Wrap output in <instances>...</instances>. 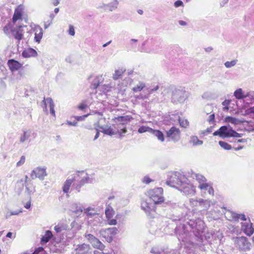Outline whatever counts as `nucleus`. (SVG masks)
<instances>
[{"mask_svg":"<svg viewBox=\"0 0 254 254\" xmlns=\"http://www.w3.org/2000/svg\"><path fill=\"white\" fill-rule=\"evenodd\" d=\"M14 24L11 22L7 23L3 28V32L7 35L11 34L15 39L20 41L23 37V31L22 28L24 26L19 25L15 28Z\"/></svg>","mask_w":254,"mask_h":254,"instance_id":"2","label":"nucleus"},{"mask_svg":"<svg viewBox=\"0 0 254 254\" xmlns=\"http://www.w3.org/2000/svg\"><path fill=\"white\" fill-rule=\"evenodd\" d=\"M198 201H199V199H194L191 198V199H190V203L192 206H199Z\"/></svg>","mask_w":254,"mask_h":254,"instance_id":"44","label":"nucleus"},{"mask_svg":"<svg viewBox=\"0 0 254 254\" xmlns=\"http://www.w3.org/2000/svg\"><path fill=\"white\" fill-rule=\"evenodd\" d=\"M47 102L49 104L50 112L51 114L54 117H55V111L54 110V104L53 101L51 98H48L46 99L45 98H44V99L42 101V104H43V108L44 110L46 112H47Z\"/></svg>","mask_w":254,"mask_h":254,"instance_id":"16","label":"nucleus"},{"mask_svg":"<svg viewBox=\"0 0 254 254\" xmlns=\"http://www.w3.org/2000/svg\"><path fill=\"white\" fill-rule=\"evenodd\" d=\"M90 249L89 245L84 243L77 245L74 250V254H86L89 251Z\"/></svg>","mask_w":254,"mask_h":254,"instance_id":"17","label":"nucleus"},{"mask_svg":"<svg viewBox=\"0 0 254 254\" xmlns=\"http://www.w3.org/2000/svg\"><path fill=\"white\" fill-rule=\"evenodd\" d=\"M186 91L182 88L175 89L172 93L171 101L174 104L183 103L187 98Z\"/></svg>","mask_w":254,"mask_h":254,"instance_id":"5","label":"nucleus"},{"mask_svg":"<svg viewBox=\"0 0 254 254\" xmlns=\"http://www.w3.org/2000/svg\"><path fill=\"white\" fill-rule=\"evenodd\" d=\"M119 2L117 0H114L112 1V10L116 9L118 7Z\"/></svg>","mask_w":254,"mask_h":254,"instance_id":"50","label":"nucleus"},{"mask_svg":"<svg viewBox=\"0 0 254 254\" xmlns=\"http://www.w3.org/2000/svg\"><path fill=\"white\" fill-rule=\"evenodd\" d=\"M145 87V84L143 82L139 81L135 86L133 87L132 90L134 92H137L141 91Z\"/></svg>","mask_w":254,"mask_h":254,"instance_id":"32","label":"nucleus"},{"mask_svg":"<svg viewBox=\"0 0 254 254\" xmlns=\"http://www.w3.org/2000/svg\"><path fill=\"white\" fill-rule=\"evenodd\" d=\"M92 131L94 132V133H95V135L94 139V140H95L99 137V131L97 129H93Z\"/></svg>","mask_w":254,"mask_h":254,"instance_id":"55","label":"nucleus"},{"mask_svg":"<svg viewBox=\"0 0 254 254\" xmlns=\"http://www.w3.org/2000/svg\"><path fill=\"white\" fill-rule=\"evenodd\" d=\"M82 173L78 172L74 175L71 179H67L64 182L63 187V190L64 193H68L71 185L75 181L78 182V184L74 185V188L77 191H80V188L83 186L88 181V178L86 177H81L80 175Z\"/></svg>","mask_w":254,"mask_h":254,"instance_id":"1","label":"nucleus"},{"mask_svg":"<svg viewBox=\"0 0 254 254\" xmlns=\"http://www.w3.org/2000/svg\"><path fill=\"white\" fill-rule=\"evenodd\" d=\"M238 60L235 59L230 62L227 61L224 63V65L227 68H231L234 66L237 63Z\"/></svg>","mask_w":254,"mask_h":254,"instance_id":"35","label":"nucleus"},{"mask_svg":"<svg viewBox=\"0 0 254 254\" xmlns=\"http://www.w3.org/2000/svg\"><path fill=\"white\" fill-rule=\"evenodd\" d=\"M207 192L210 195H213L214 190H213V188L211 186L209 187L208 190L207 191Z\"/></svg>","mask_w":254,"mask_h":254,"instance_id":"57","label":"nucleus"},{"mask_svg":"<svg viewBox=\"0 0 254 254\" xmlns=\"http://www.w3.org/2000/svg\"><path fill=\"white\" fill-rule=\"evenodd\" d=\"M119 232L118 229L116 227H112V236L116 235Z\"/></svg>","mask_w":254,"mask_h":254,"instance_id":"59","label":"nucleus"},{"mask_svg":"<svg viewBox=\"0 0 254 254\" xmlns=\"http://www.w3.org/2000/svg\"><path fill=\"white\" fill-rule=\"evenodd\" d=\"M211 186L207 183H202L199 185L198 188L201 190L204 191L205 193L208 190V188Z\"/></svg>","mask_w":254,"mask_h":254,"instance_id":"37","label":"nucleus"},{"mask_svg":"<svg viewBox=\"0 0 254 254\" xmlns=\"http://www.w3.org/2000/svg\"><path fill=\"white\" fill-rule=\"evenodd\" d=\"M232 128V127L229 125L228 126H223L214 131L213 134L214 136L218 135L223 138L231 137V130Z\"/></svg>","mask_w":254,"mask_h":254,"instance_id":"9","label":"nucleus"},{"mask_svg":"<svg viewBox=\"0 0 254 254\" xmlns=\"http://www.w3.org/2000/svg\"><path fill=\"white\" fill-rule=\"evenodd\" d=\"M227 217H228V219L230 221H237L239 219L246 221V217L244 214H238L232 211H228L227 213Z\"/></svg>","mask_w":254,"mask_h":254,"instance_id":"14","label":"nucleus"},{"mask_svg":"<svg viewBox=\"0 0 254 254\" xmlns=\"http://www.w3.org/2000/svg\"><path fill=\"white\" fill-rule=\"evenodd\" d=\"M29 137V135L27 133V132L26 131H24L23 135L20 137V142H24L26 139L28 138Z\"/></svg>","mask_w":254,"mask_h":254,"instance_id":"40","label":"nucleus"},{"mask_svg":"<svg viewBox=\"0 0 254 254\" xmlns=\"http://www.w3.org/2000/svg\"><path fill=\"white\" fill-rule=\"evenodd\" d=\"M234 96L238 100L243 99L246 98L245 95H244L243 91L241 88H239L235 90L234 93Z\"/></svg>","mask_w":254,"mask_h":254,"instance_id":"28","label":"nucleus"},{"mask_svg":"<svg viewBox=\"0 0 254 254\" xmlns=\"http://www.w3.org/2000/svg\"><path fill=\"white\" fill-rule=\"evenodd\" d=\"M153 181V180L150 179L148 176H145L142 179V182L146 184H149L150 183Z\"/></svg>","mask_w":254,"mask_h":254,"instance_id":"41","label":"nucleus"},{"mask_svg":"<svg viewBox=\"0 0 254 254\" xmlns=\"http://www.w3.org/2000/svg\"><path fill=\"white\" fill-rule=\"evenodd\" d=\"M103 132L105 134L111 135V128H108L107 129H104L103 130Z\"/></svg>","mask_w":254,"mask_h":254,"instance_id":"52","label":"nucleus"},{"mask_svg":"<svg viewBox=\"0 0 254 254\" xmlns=\"http://www.w3.org/2000/svg\"><path fill=\"white\" fill-rule=\"evenodd\" d=\"M190 142L195 146L201 145L203 144V141L199 140L196 136H191Z\"/></svg>","mask_w":254,"mask_h":254,"instance_id":"31","label":"nucleus"},{"mask_svg":"<svg viewBox=\"0 0 254 254\" xmlns=\"http://www.w3.org/2000/svg\"><path fill=\"white\" fill-rule=\"evenodd\" d=\"M53 236V234L50 231H47L45 235L41 238L42 243H46L49 241Z\"/></svg>","mask_w":254,"mask_h":254,"instance_id":"26","label":"nucleus"},{"mask_svg":"<svg viewBox=\"0 0 254 254\" xmlns=\"http://www.w3.org/2000/svg\"><path fill=\"white\" fill-rule=\"evenodd\" d=\"M126 68L123 67L115 70V73L113 74L112 78L115 80L121 78L123 74L126 71Z\"/></svg>","mask_w":254,"mask_h":254,"instance_id":"24","label":"nucleus"},{"mask_svg":"<svg viewBox=\"0 0 254 254\" xmlns=\"http://www.w3.org/2000/svg\"><path fill=\"white\" fill-rule=\"evenodd\" d=\"M211 132V128H207V129L203 131V134L204 135H207L208 133H209Z\"/></svg>","mask_w":254,"mask_h":254,"instance_id":"62","label":"nucleus"},{"mask_svg":"<svg viewBox=\"0 0 254 254\" xmlns=\"http://www.w3.org/2000/svg\"><path fill=\"white\" fill-rule=\"evenodd\" d=\"M218 143L222 148L225 150H229L232 148L231 145L226 142L223 141H219Z\"/></svg>","mask_w":254,"mask_h":254,"instance_id":"33","label":"nucleus"},{"mask_svg":"<svg viewBox=\"0 0 254 254\" xmlns=\"http://www.w3.org/2000/svg\"><path fill=\"white\" fill-rule=\"evenodd\" d=\"M46 176V169L40 167L35 168L31 174V177L32 179L39 178L42 179Z\"/></svg>","mask_w":254,"mask_h":254,"instance_id":"15","label":"nucleus"},{"mask_svg":"<svg viewBox=\"0 0 254 254\" xmlns=\"http://www.w3.org/2000/svg\"><path fill=\"white\" fill-rule=\"evenodd\" d=\"M34 31L35 40L37 42L39 43L43 36V30L40 27L37 26L35 27Z\"/></svg>","mask_w":254,"mask_h":254,"instance_id":"22","label":"nucleus"},{"mask_svg":"<svg viewBox=\"0 0 254 254\" xmlns=\"http://www.w3.org/2000/svg\"><path fill=\"white\" fill-rule=\"evenodd\" d=\"M167 136L171 138L174 141H177L180 137V131L179 129L175 127H171L168 131L166 132Z\"/></svg>","mask_w":254,"mask_h":254,"instance_id":"12","label":"nucleus"},{"mask_svg":"<svg viewBox=\"0 0 254 254\" xmlns=\"http://www.w3.org/2000/svg\"><path fill=\"white\" fill-rule=\"evenodd\" d=\"M246 112L247 114H254V106L250 107V108L248 109Z\"/></svg>","mask_w":254,"mask_h":254,"instance_id":"53","label":"nucleus"},{"mask_svg":"<svg viewBox=\"0 0 254 254\" xmlns=\"http://www.w3.org/2000/svg\"><path fill=\"white\" fill-rule=\"evenodd\" d=\"M85 237L94 248L97 249L101 251L104 250L105 248L104 245L93 235L90 234L85 235Z\"/></svg>","mask_w":254,"mask_h":254,"instance_id":"10","label":"nucleus"},{"mask_svg":"<svg viewBox=\"0 0 254 254\" xmlns=\"http://www.w3.org/2000/svg\"><path fill=\"white\" fill-rule=\"evenodd\" d=\"M199 206H201L204 209H207L210 206V201L207 199L199 198Z\"/></svg>","mask_w":254,"mask_h":254,"instance_id":"27","label":"nucleus"},{"mask_svg":"<svg viewBox=\"0 0 254 254\" xmlns=\"http://www.w3.org/2000/svg\"><path fill=\"white\" fill-rule=\"evenodd\" d=\"M225 121L226 122L231 123L234 125L243 124L245 122V120H239L231 116H227L225 118Z\"/></svg>","mask_w":254,"mask_h":254,"instance_id":"23","label":"nucleus"},{"mask_svg":"<svg viewBox=\"0 0 254 254\" xmlns=\"http://www.w3.org/2000/svg\"><path fill=\"white\" fill-rule=\"evenodd\" d=\"M214 120H215V115H214V114H212L210 115L209 116L208 119H207L208 122L210 124L213 123L214 122Z\"/></svg>","mask_w":254,"mask_h":254,"instance_id":"49","label":"nucleus"},{"mask_svg":"<svg viewBox=\"0 0 254 254\" xmlns=\"http://www.w3.org/2000/svg\"><path fill=\"white\" fill-rule=\"evenodd\" d=\"M88 115H89V114H87V115H83V116H77V117H75V118L77 120V121H81V120H84Z\"/></svg>","mask_w":254,"mask_h":254,"instance_id":"54","label":"nucleus"},{"mask_svg":"<svg viewBox=\"0 0 254 254\" xmlns=\"http://www.w3.org/2000/svg\"><path fill=\"white\" fill-rule=\"evenodd\" d=\"M187 181H184L181 186H180L178 189L179 190L182 192L185 195L191 196L194 195L195 193V188L191 184L188 182Z\"/></svg>","mask_w":254,"mask_h":254,"instance_id":"6","label":"nucleus"},{"mask_svg":"<svg viewBox=\"0 0 254 254\" xmlns=\"http://www.w3.org/2000/svg\"><path fill=\"white\" fill-rule=\"evenodd\" d=\"M231 137H241L243 135V134L237 132L233 128L231 130Z\"/></svg>","mask_w":254,"mask_h":254,"instance_id":"39","label":"nucleus"},{"mask_svg":"<svg viewBox=\"0 0 254 254\" xmlns=\"http://www.w3.org/2000/svg\"><path fill=\"white\" fill-rule=\"evenodd\" d=\"M105 214L107 218H108V223L111 224V211L109 208H107L105 211Z\"/></svg>","mask_w":254,"mask_h":254,"instance_id":"38","label":"nucleus"},{"mask_svg":"<svg viewBox=\"0 0 254 254\" xmlns=\"http://www.w3.org/2000/svg\"><path fill=\"white\" fill-rule=\"evenodd\" d=\"M24 15H26L24 6L23 4L18 5L14 9L11 23L15 24L17 21L22 20Z\"/></svg>","mask_w":254,"mask_h":254,"instance_id":"8","label":"nucleus"},{"mask_svg":"<svg viewBox=\"0 0 254 254\" xmlns=\"http://www.w3.org/2000/svg\"><path fill=\"white\" fill-rule=\"evenodd\" d=\"M187 181L185 176L178 172H175L172 174L170 178L166 181V184L172 187L178 189L184 181Z\"/></svg>","mask_w":254,"mask_h":254,"instance_id":"3","label":"nucleus"},{"mask_svg":"<svg viewBox=\"0 0 254 254\" xmlns=\"http://www.w3.org/2000/svg\"><path fill=\"white\" fill-rule=\"evenodd\" d=\"M68 34L71 36H74L75 34L74 28L72 25H69L68 31Z\"/></svg>","mask_w":254,"mask_h":254,"instance_id":"47","label":"nucleus"},{"mask_svg":"<svg viewBox=\"0 0 254 254\" xmlns=\"http://www.w3.org/2000/svg\"><path fill=\"white\" fill-rule=\"evenodd\" d=\"M31 207V201L29 200L24 204V207L26 209H29Z\"/></svg>","mask_w":254,"mask_h":254,"instance_id":"60","label":"nucleus"},{"mask_svg":"<svg viewBox=\"0 0 254 254\" xmlns=\"http://www.w3.org/2000/svg\"><path fill=\"white\" fill-rule=\"evenodd\" d=\"M7 65L11 72L17 71L22 67L21 63L14 59L8 60L7 62Z\"/></svg>","mask_w":254,"mask_h":254,"instance_id":"13","label":"nucleus"},{"mask_svg":"<svg viewBox=\"0 0 254 254\" xmlns=\"http://www.w3.org/2000/svg\"><path fill=\"white\" fill-rule=\"evenodd\" d=\"M99 82L97 79H95V81L92 83L91 85V88L95 89L98 88V87L99 86Z\"/></svg>","mask_w":254,"mask_h":254,"instance_id":"45","label":"nucleus"},{"mask_svg":"<svg viewBox=\"0 0 254 254\" xmlns=\"http://www.w3.org/2000/svg\"><path fill=\"white\" fill-rule=\"evenodd\" d=\"M37 52L32 48H28L24 50L22 53V56L25 58L36 57L37 56Z\"/></svg>","mask_w":254,"mask_h":254,"instance_id":"19","label":"nucleus"},{"mask_svg":"<svg viewBox=\"0 0 254 254\" xmlns=\"http://www.w3.org/2000/svg\"><path fill=\"white\" fill-rule=\"evenodd\" d=\"M242 230L248 236L252 235L254 232V229L252 226V223L250 221L249 223H242Z\"/></svg>","mask_w":254,"mask_h":254,"instance_id":"18","label":"nucleus"},{"mask_svg":"<svg viewBox=\"0 0 254 254\" xmlns=\"http://www.w3.org/2000/svg\"><path fill=\"white\" fill-rule=\"evenodd\" d=\"M44 251V248L42 247H39L36 249L32 254H39L40 252H42Z\"/></svg>","mask_w":254,"mask_h":254,"instance_id":"51","label":"nucleus"},{"mask_svg":"<svg viewBox=\"0 0 254 254\" xmlns=\"http://www.w3.org/2000/svg\"><path fill=\"white\" fill-rule=\"evenodd\" d=\"M178 23L181 26H186L187 25V23L186 21L182 20H179Z\"/></svg>","mask_w":254,"mask_h":254,"instance_id":"63","label":"nucleus"},{"mask_svg":"<svg viewBox=\"0 0 254 254\" xmlns=\"http://www.w3.org/2000/svg\"><path fill=\"white\" fill-rule=\"evenodd\" d=\"M158 89H159V86L156 85L154 88H153L152 89H148V92H149V94H151V93H153V92L154 91L157 90Z\"/></svg>","mask_w":254,"mask_h":254,"instance_id":"56","label":"nucleus"},{"mask_svg":"<svg viewBox=\"0 0 254 254\" xmlns=\"http://www.w3.org/2000/svg\"><path fill=\"white\" fill-rule=\"evenodd\" d=\"M163 206L168 207L173 209L176 208L179 206L177 203L173 200H168L165 202H163Z\"/></svg>","mask_w":254,"mask_h":254,"instance_id":"29","label":"nucleus"},{"mask_svg":"<svg viewBox=\"0 0 254 254\" xmlns=\"http://www.w3.org/2000/svg\"><path fill=\"white\" fill-rule=\"evenodd\" d=\"M141 208L147 215H149L151 211L154 210L153 207H151L148 202L144 200H142L141 202Z\"/></svg>","mask_w":254,"mask_h":254,"instance_id":"21","label":"nucleus"},{"mask_svg":"<svg viewBox=\"0 0 254 254\" xmlns=\"http://www.w3.org/2000/svg\"><path fill=\"white\" fill-rule=\"evenodd\" d=\"M246 98L249 97L251 100L254 101V91H249L245 95Z\"/></svg>","mask_w":254,"mask_h":254,"instance_id":"43","label":"nucleus"},{"mask_svg":"<svg viewBox=\"0 0 254 254\" xmlns=\"http://www.w3.org/2000/svg\"><path fill=\"white\" fill-rule=\"evenodd\" d=\"M25 186H26L27 189L28 190H29L28 186L29 185L28 177L27 176H25Z\"/></svg>","mask_w":254,"mask_h":254,"instance_id":"58","label":"nucleus"},{"mask_svg":"<svg viewBox=\"0 0 254 254\" xmlns=\"http://www.w3.org/2000/svg\"><path fill=\"white\" fill-rule=\"evenodd\" d=\"M230 103V101L229 100H225L222 102V105L224 106H228Z\"/></svg>","mask_w":254,"mask_h":254,"instance_id":"61","label":"nucleus"},{"mask_svg":"<svg viewBox=\"0 0 254 254\" xmlns=\"http://www.w3.org/2000/svg\"><path fill=\"white\" fill-rule=\"evenodd\" d=\"M178 120L179 122L180 125L182 127H186L189 125V122L188 120L184 119H181L179 116H178Z\"/></svg>","mask_w":254,"mask_h":254,"instance_id":"36","label":"nucleus"},{"mask_svg":"<svg viewBox=\"0 0 254 254\" xmlns=\"http://www.w3.org/2000/svg\"><path fill=\"white\" fill-rule=\"evenodd\" d=\"M25 161V157L24 156H22L20 158V160L17 163V166H20L23 165Z\"/></svg>","mask_w":254,"mask_h":254,"instance_id":"46","label":"nucleus"},{"mask_svg":"<svg viewBox=\"0 0 254 254\" xmlns=\"http://www.w3.org/2000/svg\"><path fill=\"white\" fill-rule=\"evenodd\" d=\"M151 133H152L154 136H156L158 140H160L161 141L163 142L164 141V134L160 130L152 129Z\"/></svg>","mask_w":254,"mask_h":254,"instance_id":"25","label":"nucleus"},{"mask_svg":"<svg viewBox=\"0 0 254 254\" xmlns=\"http://www.w3.org/2000/svg\"><path fill=\"white\" fill-rule=\"evenodd\" d=\"M235 244L236 247L244 251L249 250L251 246V243L249 241L248 238L245 237H236Z\"/></svg>","mask_w":254,"mask_h":254,"instance_id":"7","label":"nucleus"},{"mask_svg":"<svg viewBox=\"0 0 254 254\" xmlns=\"http://www.w3.org/2000/svg\"><path fill=\"white\" fill-rule=\"evenodd\" d=\"M174 6L176 7H179L180 6H183L184 3L181 0H178L174 2Z\"/></svg>","mask_w":254,"mask_h":254,"instance_id":"48","label":"nucleus"},{"mask_svg":"<svg viewBox=\"0 0 254 254\" xmlns=\"http://www.w3.org/2000/svg\"><path fill=\"white\" fill-rule=\"evenodd\" d=\"M152 130V128H150V127H146V126H143L140 127L138 129V132H139L140 133H144L145 132H149L151 133Z\"/></svg>","mask_w":254,"mask_h":254,"instance_id":"34","label":"nucleus"},{"mask_svg":"<svg viewBox=\"0 0 254 254\" xmlns=\"http://www.w3.org/2000/svg\"><path fill=\"white\" fill-rule=\"evenodd\" d=\"M163 189L162 188H156L147 191V195L153 201L155 204H160L164 202V198L163 195Z\"/></svg>","mask_w":254,"mask_h":254,"instance_id":"4","label":"nucleus"},{"mask_svg":"<svg viewBox=\"0 0 254 254\" xmlns=\"http://www.w3.org/2000/svg\"><path fill=\"white\" fill-rule=\"evenodd\" d=\"M122 215L121 214H117V215L116 216V218L115 219H117V220L119 221V222H121V218H122Z\"/></svg>","mask_w":254,"mask_h":254,"instance_id":"64","label":"nucleus"},{"mask_svg":"<svg viewBox=\"0 0 254 254\" xmlns=\"http://www.w3.org/2000/svg\"><path fill=\"white\" fill-rule=\"evenodd\" d=\"M88 107V105L86 104V102L83 101L78 106L77 108L80 110H83Z\"/></svg>","mask_w":254,"mask_h":254,"instance_id":"42","label":"nucleus"},{"mask_svg":"<svg viewBox=\"0 0 254 254\" xmlns=\"http://www.w3.org/2000/svg\"><path fill=\"white\" fill-rule=\"evenodd\" d=\"M114 122L119 123L118 125V131L120 133H126L127 131L125 125L127 123V117L125 116H119L117 118L112 119Z\"/></svg>","mask_w":254,"mask_h":254,"instance_id":"11","label":"nucleus"},{"mask_svg":"<svg viewBox=\"0 0 254 254\" xmlns=\"http://www.w3.org/2000/svg\"><path fill=\"white\" fill-rule=\"evenodd\" d=\"M192 177L195 178L199 182V184L205 183L206 181V178L203 176L199 174L194 173L192 174Z\"/></svg>","mask_w":254,"mask_h":254,"instance_id":"30","label":"nucleus"},{"mask_svg":"<svg viewBox=\"0 0 254 254\" xmlns=\"http://www.w3.org/2000/svg\"><path fill=\"white\" fill-rule=\"evenodd\" d=\"M192 228H195L199 233L202 232L204 227V223L200 220H197L196 222H192V223L190 224Z\"/></svg>","mask_w":254,"mask_h":254,"instance_id":"20","label":"nucleus"}]
</instances>
